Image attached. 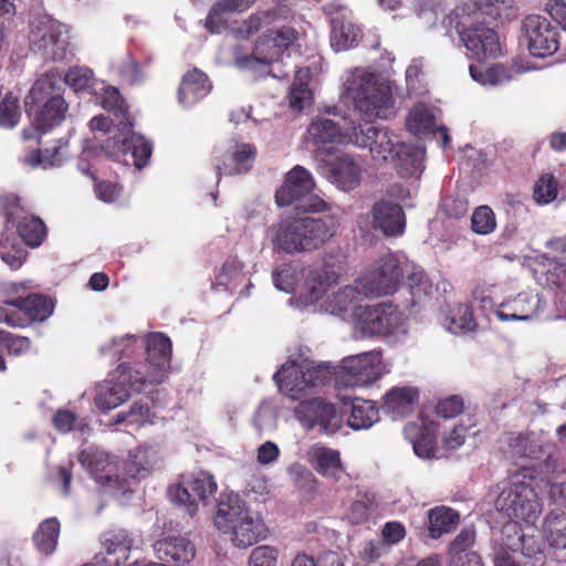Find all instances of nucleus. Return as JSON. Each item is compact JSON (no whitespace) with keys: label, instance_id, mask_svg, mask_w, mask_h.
Here are the masks:
<instances>
[{"label":"nucleus","instance_id":"1","mask_svg":"<svg viewBox=\"0 0 566 566\" xmlns=\"http://www.w3.org/2000/svg\"><path fill=\"white\" fill-rule=\"evenodd\" d=\"M98 91H104L101 98L103 108L114 112L118 120V133L115 134L112 137V140H108L107 145L101 149L91 143L85 145L78 159V170L93 179L94 174L91 172L90 160L98 157L102 151L114 160L123 161L125 165L129 164L127 158L129 157L133 165L137 169H142L147 165L151 156V145L143 136L137 135L132 130L133 124L127 115L126 107L117 88L113 86L105 87L103 83H99V86H97V92Z\"/></svg>","mask_w":566,"mask_h":566},{"label":"nucleus","instance_id":"2","mask_svg":"<svg viewBox=\"0 0 566 566\" xmlns=\"http://www.w3.org/2000/svg\"><path fill=\"white\" fill-rule=\"evenodd\" d=\"M159 459L158 450L153 447L130 451L122 465L103 450L90 448L78 454V461L88 474L115 496L130 492L135 483L151 473Z\"/></svg>","mask_w":566,"mask_h":566},{"label":"nucleus","instance_id":"3","mask_svg":"<svg viewBox=\"0 0 566 566\" xmlns=\"http://www.w3.org/2000/svg\"><path fill=\"white\" fill-rule=\"evenodd\" d=\"M289 15L290 10L285 7H280L251 15L244 21L240 31L245 35L260 30H263L264 33L256 41L250 55L235 59V65L255 75L266 73L269 66L277 61L297 38V32L291 27L272 28H276L277 23L285 21Z\"/></svg>","mask_w":566,"mask_h":566},{"label":"nucleus","instance_id":"4","mask_svg":"<svg viewBox=\"0 0 566 566\" xmlns=\"http://www.w3.org/2000/svg\"><path fill=\"white\" fill-rule=\"evenodd\" d=\"M338 226L334 216L289 217L272 224L268 237L275 252L306 253L325 245L336 234Z\"/></svg>","mask_w":566,"mask_h":566},{"label":"nucleus","instance_id":"5","mask_svg":"<svg viewBox=\"0 0 566 566\" xmlns=\"http://www.w3.org/2000/svg\"><path fill=\"white\" fill-rule=\"evenodd\" d=\"M343 87V97L352 102L364 118L388 119L394 115L389 81L365 69H355L347 73Z\"/></svg>","mask_w":566,"mask_h":566},{"label":"nucleus","instance_id":"6","mask_svg":"<svg viewBox=\"0 0 566 566\" xmlns=\"http://www.w3.org/2000/svg\"><path fill=\"white\" fill-rule=\"evenodd\" d=\"M216 527L230 535L234 546L247 548L265 534L262 520L253 516L238 494L223 493L220 495L213 516Z\"/></svg>","mask_w":566,"mask_h":566},{"label":"nucleus","instance_id":"7","mask_svg":"<svg viewBox=\"0 0 566 566\" xmlns=\"http://www.w3.org/2000/svg\"><path fill=\"white\" fill-rule=\"evenodd\" d=\"M332 375L327 364L302 359L284 364L273 379L283 395L298 400L329 382Z\"/></svg>","mask_w":566,"mask_h":566},{"label":"nucleus","instance_id":"8","mask_svg":"<svg viewBox=\"0 0 566 566\" xmlns=\"http://www.w3.org/2000/svg\"><path fill=\"white\" fill-rule=\"evenodd\" d=\"M495 507L515 524L535 525L543 505L530 482L513 481L495 500Z\"/></svg>","mask_w":566,"mask_h":566},{"label":"nucleus","instance_id":"9","mask_svg":"<svg viewBox=\"0 0 566 566\" xmlns=\"http://www.w3.org/2000/svg\"><path fill=\"white\" fill-rule=\"evenodd\" d=\"M407 259L392 253H386L356 280L366 297H379L394 294L405 277Z\"/></svg>","mask_w":566,"mask_h":566},{"label":"nucleus","instance_id":"10","mask_svg":"<svg viewBox=\"0 0 566 566\" xmlns=\"http://www.w3.org/2000/svg\"><path fill=\"white\" fill-rule=\"evenodd\" d=\"M388 373L381 354L373 350L344 358L334 374L338 386L360 388L373 385Z\"/></svg>","mask_w":566,"mask_h":566},{"label":"nucleus","instance_id":"11","mask_svg":"<svg viewBox=\"0 0 566 566\" xmlns=\"http://www.w3.org/2000/svg\"><path fill=\"white\" fill-rule=\"evenodd\" d=\"M315 189V180L310 170L296 165L285 176L282 186L276 190L275 202L280 207H286L295 201H302L300 206L305 212H321L327 203L312 196Z\"/></svg>","mask_w":566,"mask_h":566},{"label":"nucleus","instance_id":"12","mask_svg":"<svg viewBox=\"0 0 566 566\" xmlns=\"http://www.w3.org/2000/svg\"><path fill=\"white\" fill-rule=\"evenodd\" d=\"M353 326L365 337L406 333L402 313L390 303L361 305L356 313Z\"/></svg>","mask_w":566,"mask_h":566},{"label":"nucleus","instance_id":"13","mask_svg":"<svg viewBox=\"0 0 566 566\" xmlns=\"http://www.w3.org/2000/svg\"><path fill=\"white\" fill-rule=\"evenodd\" d=\"M29 40L31 50L44 60L60 61L67 55V30L49 17H42L32 22Z\"/></svg>","mask_w":566,"mask_h":566},{"label":"nucleus","instance_id":"14","mask_svg":"<svg viewBox=\"0 0 566 566\" xmlns=\"http://www.w3.org/2000/svg\"><path fill=\"white\" fill-rule=\"evenodd\" d=\"M293 413L301 427L307 431L318 429L322 433L334 434L343 424V416L335 403L323 397L302 399Z\"/></svg>","mask_w":566,"mask_h":566},{"label":"nucleus","instance_id":"15","mask_svg":"<svg viewBox=\"0 0 566 566\" xmlns=\"http://www.w3.org/2000/svg\"><path fill=\"white\" fill-rule=\"evenodd\" d=\"M350 144L361 148L368 147L373 160L378 164L394 160L403 147V143L394 132L361 125L352 126Z\"/></svg>","mask_w":566,"mask_h":566},{"label":"nucleus","instance_id":"16","mask_svg":"<svg viewBox=\"0 0 566 566\" xmlns=\"http://www.w3.org/2000/svg\"><path fill=\"white\" fill-rule=\"evenodd\" d=\"M338 277V273L326 264L311 270L296 297L297 305L321 313V307L329 295V290L337 284Z\"/></svg>","mask_w":566,"mask_h":566},{"label":"nucleus","instance_id":"17","mask_svg":"<svg viewBox=\"0 0 566 566\" xmlns=\"http://www.w3.org/2000/svg\"><path fill=\"white\" fill-rule=\"evenodd\" d=\"M117 371L122 377L118 384L107 380L96 387L95 405L102 411L112 410L128 399L125 384H129L134 389L140 390L146 382L140 370H130L128 366L120 365Z\"/></svg>","mask_w":566,"mask_h":566},{"label":"nucleus","instance_id":"18","mask_svg":"<svg viewBox=\"0 0 566 566\" xmlns=\"http://www.w3.org/2000/svg\"><path fill=\"white\" fill-rule=\"evenodd\" d=\"M523 31L532 55L546 57L557 51L558 31L546 18L537 14L526 17L523 21Z\"/></svg>","mask_w":566,"mask_h":566},{"label":"nucleus","instance_id":"19","mask_svg":"<svg viewBox=\"0 0 566 566\" xmlns=\"http://www.w3.org/2000/svg\"><path fill=\"white\" fill-rule=\"evenodd\" d=\"M544 304L539 294L523 292L501 302L495 308V315L502 322H526L545 317Z\"/></svg>","mask_w":566,"mask_h":566},{"label":"nucleus","instance_id":"20","mask_svg":"<svg viewBox=\"0 0 566 566\" xmlns=\"http://www.w3.org/2000/svg\"><path fill=\"white\" fill-rule=\"evenodd\" d=\"M6 304L14 307L8 325L18 328L27 327L33 322H44L54 310L53 301L41 294L18 296L7 301Z\"/></svg>","mask_w":566,"mask_h":566},{"label":"nucleus","instance_id":"21","mask_svg":"<svg viewBox=\"0 0 566 566\" xmlns=\"http://www.w3.org/2000/svg\"><path fill=\"white\" fill-rule=\"evenodd\" d=\"M217 491V483L208 472H198L187 479L182 484L169 488L168 494L172 502L187 506L189 515H195L197 504L195 496L206 502Z\"/></svg>","mask_w":566,"mask_h":566},{"label":"nucleus","instance_id":"22","mask_svg":"<svg viewBox=\"0 0 566 566\" xmlns=\"http://www.w3.org/2000/svg\"><path fill=\"white\" fill-rule=\"evenodd\" d=\"M148 369L142 376L146 382L158 384L166 377V369L171 355V342L161 333H151L146 339Z\"/></svg>","mask_w":566,"mask_h":566},{"label":"nucleus","instance_id":"23","mask_svg":"<svg viewBox=\"0 0 566 566\" xmlns=\"http://www.w3.org/2000/svg\"><path fill=\"white\" fill-rule=\"evenodd\" d=\"M364 296L361 289L355 285H346L331 292L321 307V313L340 317L354 324L356 313L361 307L360 300Z\"/></svg>","mask_w":566,"mask_h":566},{"label":"nucleus","instance_id":"24","mask_svg":"<svg viewBox=\"0 0 566 566\" xmlns=\"http://www.w3.org/2000/svg\"><path fill=\"white\" fill-rule=\"evenodd\" d=\"M460 38L472 59L481 61L496 57L501 53L497 34L483 24L464 29L460 32Z\"/></svg>","mask_w":566,"mask_h":566},{"label":"nucleus","instance_id":"25","mask_svg":"<svg viewBox=\"0 0 566 566\" xmlns=\"http://www.w3.org/2000/svg\"><path fill=\"white\" fill-rule=\"evenodd\" d=\"M419 397V389L415 386H394L384 394L381 408L391 419H402L413 413L418 407Z\"/></svg>","mask_w":566,"mask_h":566},{"label":"nucleus","instance_id":"26","mask_svg":"<svg viewBox=\"0 0 566 566\" xmlns=\"http://www.w3.org/2000/svg\"><path fill=\"white\" fill-rule=\"evenodd\" d=\"M326 176L338 189L349 191L360 185L361 167L355 157L340 153L327 163Z\"/></svg>","mask_w":566,"mask_h":566},{"label":"nucleus","instance_id":"27","mask_svg":"<svg viewBox=\"0 0 566 566\" xmlns=\"http://www.w3.org/2000/svg\"><path fill=\"white\" fill-rule=\"evenodd\" d=\"M134 537L126 530L107 532L102 538L101 560L107 566H120L129 558Z\"/></svg>","mask_w":566,"mask_h":566},{"label":"nucleus","instance_id":"28","mask_svg":"<svg viewBox=\"0 0 566 566\" xmlns=\"http://www.w3.org/2000/svg\"><path fill=\"white\" fill-rule=\"evenodd\" d=\"M158 559L178 566L189 564L196 555L195 545L184 536H167L154 544Z\"/></svg>","mask_w":566,"mask_h":566},{"label":"nucleus","instance_id":"29","mask_svg":"<svg viewBox=\"0 0 566 566\" xmlns=\"http://www.w3.org/2000/svg\"><path fill=\"white\" fill-rule=\"evenodd\" d=\"M307 133L317 149H325L331 144L350 143L352 127L343 130L334 120L317 117L308 126Z\"/></svg>","mask_w":566,"mask_h":566},{"label":"nucleus","instance_id":"30","mask_svg":"<svg viewBox=\"0 0 566 566\" xmlns=\"http://www.w3.org/2000/svg\"><path fill=\"white\" fill-rule=\"evenodd\" d=\"M307 460L326 479L338 481L345 471L339 451L332 448L315 444L308 450Z\"/></svg>","mask_w":566,"mask_h":566},{"label":"nucleus","instance_id":"31","mask_svg":"<svg viewBox=\"0 0 566 566\" xmlns=\"http://www.w3.org/2000/svg\"><path fill=\"white\" fill-rule=\"evenodd\" d=\"M374 228L385 235H399L403 232L406 218L402 208L390 201H379L373 208Z\"/></svg>","mask_w":566,"mask_h":566},{"label":"nucleus","instance_id":"32","mask_svg":"<svg viewBox=\"0 0 566 566\" xmlns=\"http://www.w3.org/2000/svg\"><path fill=\"white\" fill-rule=\"evenodd\" d=\"M66 111L67 105L64 98L56 94L42 104L33 106V114L28 115L32 117L35 128L45 133L64 120Z\"/></svg>","mask_w":566,"mask_h":566},{"label":"nucleus","instance_id":"33","mask_svg":"<svg viewBox=\"0 0 566 566\" xmlns=\"http://www.w3.org/2000/svg\"><path fill=\"white\" fill-rule=\"evenodd\" d=\"M255 148L250 144L231 142L222 163L217 165L218 175H235L248 171L254 161Z\"/></svg>","mask_w":566,"mask_h":566},{"label":"nucleus","instance_id":"34","mask_svg":"<svg viewBox=\"0 0 566 566\" xmlns=\"http://www.w3.org/2000/svg\"><path fill=\"white\" fill-rule=\"evenodd\" d=\"M211 84L201 71L193 69L186 73L178 91L179 103L191 106L209 94Z\"/></svg>","mask_w":566,"mask_h":566},{"label":"nucleus","instance_id":"35","mask_svg":"<svg viewBox=\"0 0 566 566\" xmlns=\"http://www.w3.org/2000/svg\"><path fill=\"white\" fill-rule=\"evenodd\" d=\"M511 448L516 457L541 459L542 457H551L553 446L543 433L531 432L516 437L511 443Z\"/></svg>","mask_w":566,"mask_h":566},{"label":"nucleus","instance_id":"36","mask_svg":"<svg viewBox=\"0 0 566 566\" xmlns=\"http://www.w3.org/2000/svg\"><path fill=\"white\" fill-rule=\"evenodd\" d=\"M542 535L549 548L566 549V513L551 511L546 514L542 523Z\"/></svg>","mask_w":566,"mask_h":566},{"label":"nucleus","instance_id":"37","mask_svg":"<svg viewBox=\"0 0 566 566\" xmlns=\"http://www.w3.org/2000/svg\"><path fill=\"white\" fill-rule=\"evenodd\" d=\"M60 84V76L53 72H48L39 77L25 97L27 113L33 114V106H38L51 96L59 94Z\"/></svg>","mask_w":566,"mask_h":566},{"label":"nucleus","instance_id":"38","mask_svg":"<svg viewBox=\"0 0 566 566\" xmlns=\"http://www.w3.org/2000/svg\"><path fill=\"white\" fill-rule=\"evenodd\" d=\"M379 420V410L374 401L355 398L352 401L348 426L354 430L369 429Z\"/></svg>","mask_w":566,"mask_h":566},{"label":"nucleus","instance_id":"39","mask_svg":"<svg viewBox=\"0 0 566 566\" xmlns=\"http://www.w3.org/2000/svg\"><path fill=\"white\" fill-rule=\"evenodd\" d=\"M360 29L348 20H332L331 45L335 51H344L357 44Z\"/></svg>","mask_w":566,"mask_h":566},{"label":"nucleus","instance_id":"40","mask_svg":"<svg viewBox=\"0 0 566 566\" xmlns=\"http://www.w3.org/2000/svg\"><path fill=\"white\" fill-rule=\"evenodd\" d=\"M423 150L419 147L405 145L394 159L401 177H418L423 170Z\"/></svg>","mask_w":566,"mask_h":566},{"label":"nucleus","instance_id":"41","mask_svg":"<svg viewBox=\"0 0 566 566\" xmlns=\"http://www.w3.org/2000/svg\"><path fill=\"white\" fill-rule=\"evenodd\" d=\"M548 280L557 287L556 312L545 314V318H566V264L555 263L548 272Z\"/></svg>","mask_w":566,"mask_h":566},{"label":"nucleus","instance_id":"42","mask_svg":"<svg viewBox=\"0 0 566 566\" xmlns=\"http://www.w3.org/2000/svg\"><path fill=\"white\" fill-rule=\"evenodd\" d=\"M405 277L415 298L421 301L423 297L432 295L434 286L430 279L421 268L409 260L405 263Z\"/></svg>","mask_w":566,"mask_h":566},{"label":"nucleus","instance_id":"43","mask_svg":"<svg viewBox=\"0 0 566 566\" xmlns=\"http://www.w3.org/2000/svg\"><path fill=\"white\" fill-rule=\"evenodd\" d=\"M311 72L307 67H301L295 73V78L290 92V107L302 111L312 103V91L308 88Z\"/></svg>","mask_w":566,"mask_h":566},{"label":"nucleus","instance_id":"44","mask_svg":"<svg viewBox=\"0 0 566 566\" xmlns=\"http://www.w3.org/2000/svg\"><path fill=\"white\" fill-rule=\"evenodd\" d=\"M60 523L55 518L42 522L33 535L36 549L43 555H51L57 545Z\"/></svg>","mask_w":566,"mask_h":566},{"label":"nucleus","instance_id":"45","mask_svg":"<svg viewBox=\"0 0 566 566\" xmlns=\"http://www.w3.org/2000/svg\"><path fill=\"white\" fill-rule=\"evenodd\" d=\"M434 123L432 111L424 104L415 105L406 118L407 129L417 136L432 133Z\"/></svg>","mask_w":566,"mask_h":566},{"label":"nucleus","instance_id":"46","mask_svg":"<svg viewBox=\"0 0 566 566\" xmlns=\"http://www.w3.org/2000/svg\"><path fill=\"white\" fill-rule=\"evenodd\" d=\"M469 72L473 81L483 86L503 85L512 80L510 71L502 64H495L486 69L471 64Z\"/></svg>","mask_w":566,"mask_h":566},{"label":"nucleus","instance_id":"47","mask_svg":"<svg viewBox=\"0 0 566 566\" xmlns=\"http://www.w3.org/2000/svg\"><path fill=\"white\" fill-rule=\"evenodd\" d=\"M459 522V514L447 507H436L429 512V532L431 537L438 538L450 532Z\"/></svg>","mask_w":566,"mask_h":566},{"label":"nucleus","instance_id":"48","mask_svg":"<svg viewBox=\"0 0 566 566\" xmlns=\"http://www.w3.org/2000/svg\"><path fill=\"white\" fill-rule=\"evenodd\" d=\"M65 83L75 92H90L93 94H97V86H99L92 70L86 66L71 67L65 74Z\"/></svg>","mask_w":566,"mask_h":566},{"label":"nucleus","instance_id":"49","mask_svg":"<svg viewBox=\"0 0 566 566\" xmlns=\"http://www.w3.org/2000/svg\"><path fill=\"white\" fill-rule=\"evenodd\" d=\"M18 231L21 239L30 247H39L45 237L43 221L33 216H25L18 222Z\"/></svg>","mask_w":566,"mask_h":566},{"label":"nucleus","instance_id":"50","mask_svg":"<svg viewBox=\"0 0 566 566\" xmlns=\"http://www.w3.org/2000/svg\"><path fill=\"white\" fill-rule=\"evenodd\" d=\"M475 533L471 528L463 530L452 542L450 553L452 554V564L454 566H469V555H476L470 552L473 545Z\"/></svg>","mask_w":566,"mask_h":566},{"label":"nucleus","instance_id":"51","mask_svg":"<svg viewBox=\"0 0 566 566\" xmlns=\"http://www.w3.org/2000/svg\"><path fill=\"white\" fill-rule=\"evenodd\" d=\"M27 251L17 241L15 238H10L7 232L0 237V258L11 269H18L25 260Z\"/></svg>","mask_w":566,"mask_h":566},{"label":"nucleus","instance_id":"52","mask_svg":"<svg viewBox=\"0 0 566 566\" xmlns=\"http://www.w3.org/2000/svg\"><path fill=\"white\" fill-rule=\"evenodd\" d=\"M21 161L31 168L48 169L60 166L63 161V155L60 147H55L52 150L45 149L44 151L31 150Z\"/></svg>","mask_w":566,"mask_h":566},{"label":"nucleus","instance_id":"53","mask_svg":"<svg viewBox=\"0 0 566 566\" xmlns=\"http://www.w3.org/2000/svg\"><path fill=\"white\" fill-rule=\"evenodd\" d=\"M479 11L500 20H512L516 17L512 0H474Z\"/></svg>","mask_w":566,"mask_h":566},{"label":"nucleus","instance_id":"54","mask_svg":"<svg viewBox=\"0 0 566 566\" xmlns=\"http://www.w3.org/2000/svg\"><path fill=\"white\" fill-rule=\"evenodd\" d=\"M423 429L418 438L412 440V448L415 453L422 459H431L436 457L434 449V431L436 423L422 419Z\"/></svg>","mask_w":566,"mask_h":566},{"label":"nucleus","instance_id":"55","mask_svg":"<svg viewBox=\"0 0 566 566\" xmlns=\"http://www.w3.org/2000/svg\"><path fill=\"white\" fill-rule=\"evenodd\" d=\"M476 327V322L470 306L459 304L450 311L448 329L458 334L462 332H471Z\"/></svg>","mask_w":566,"mask_h":566},{"label":"nucleus","instance_id":"56","mask_svg":"<svg viewBox=\"0 0 566 566\" xmlns=\"http://www.w3.org/2000/svg\"><path fill=\"white\" fill-rule=\"evenodd\" d=\"M496 228V219L493 210L488 206L478 207L471 216V229L480 235H488Z\"/></svg>","mask_w":566,"mask_h":566},{"label":"nucleus","instance_id":"57","mask_svg":"<svg viewBox=\"0 0 566 566\" xmlns=\"http://www.w3.org/2000/svg\"><path fill=\"white\" fill-rule=\"evenodd\" d=\"M253 424L260 432L274 430L277 426L276 406L270 400L262 401L255 411Z\"/></svg>","mask_w":566,"mask_h":566},{"label":"nucleus","instance_id":"58","mask_svg":"<svg viewBox=\"0 0 566 566\" xmlns=\"http://www.w3.org/2000/svg\"><path fill=\"white\" fill-rule=\"evenodd\" d=\"M20 116L19 98L12 93H7L0 102V127H15Z\"/></svg>","mask_w":566,"mask_h":566},{"label":"nucleus","instance_id":"59","mask_svg":"<svg viewBox=\"0 0 566 566\" xmlns=\"http://www.w3.org/2000/svg\"><path fill=\"white\" fill-rule=\"evenodd\" d=\"M0 344H2L10 355L20 356L29 352L31 342L28 337L14 335L0 329ZM6 369V363L0 354V370Z\"/></svg>","mask_w":566,"mask_h":566},{"label":"nucleus","instance_id":"60","mask_svg":"<svg viewBox=\"0 0 566 566\" xmlns=\"http://www.w3.org/2000/svg\"><path fill=\"white\" fill-rule=\"evenodd\" d=\"M298 272L291 264H282L273 271V284L279 291L294 293L298 281Z\"/></svg>","mask_w":566,"mask_h":566},{"label":"nucleus","instance_id":"61","mask_svg":"<svg viewBox=\"0 0 566 566\" xmlns=\"http://www.w3.org/2000/svg\"><path fill=\"white\" fill-rule=\"evenodd\" d=\"M557 197V181L551 174L539 177L534 187V198L538 203H549Z\"/></svg>","mask_w":566,"mask_h":566},{"label":"nucleus","instance_id":"62","mask_svg":"<svg viewBox=\"0 0 566 566\" xmlns=\"http://www.w3.org/2000/svg\"><path fill=\"white\" fill-rule=\"evenodd\" d=\"M390 548L381 539H369L361 544L358 556L366 563H374L388 555Z\"/></svg>","mask_w":566,"mask_h":566},{"label":"nucleus","instance_id":"63","mask_svg":"<svg viewBox=\"0 0 566 566\" xmlns=\"http://www.w3.org/2000/svg\"><path fill=\"white\" fill-rule=\"evenodd\" d=\"M277 552L270 546L254 548L250 556V566H276Z\"/></svg>","mask_w":566,"mask_h":566},{"label":"nucleus","instance_id":"64","mask_svg":"<svg viewBox=\"0 0 566 566\" xmlns=\"http://www.w3.org/2000/svg\"><path fill=\"white\" fill-rule=\"evenodd\" d=\"M381 541L391 548L392 545L400 543L406 536V528L399 522H387L381 528Z\"/></svg>","mask_w":566,"mask_h":566}]
</instances>
